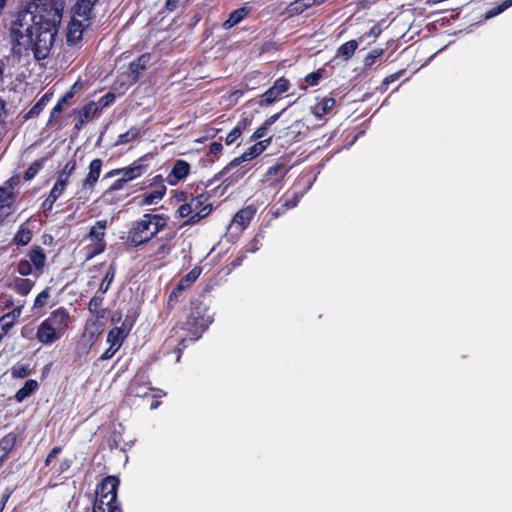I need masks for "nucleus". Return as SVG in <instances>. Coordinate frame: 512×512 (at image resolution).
Segmentation results:
<instances>
[{"label": "nucleus", "instance_id": "f257e3e1", "mask_svg": "<svg viewBox=\"0 0 512 512\" xmlns=\"http://www.w3.org/2000/svg\"><path fill=\"white\" fill-rule=\"evenodd\" d=\"M61 18V10L53 0H34L11 23L13 49L19 54L31 51L37 60L47 58Z\"/></svg>", "mask_w": 512, "mask_h": 512}, {"label": "nucleus", "instance_id": "f03ea898", "mask_svg": "<svg viewBox=\"0 0 512 512\" xmlns=\"http://www.w3.org/2000/svg\"><path fill=\"white\" fill-rule=\"evenodd\" d=\"M167 220L159 214H144L132 224L127 236L128 242L137 247L149 242L155 235L163 230Z\"/></svg>", "mask_w": 512, "mask_h": 512}, {"label": "nucleus", "instance_id": "7ed1b4c3", "mask_svg": "<svg viewBox=\"0 0 512 512\" xmlns=\"http://www.w3.org/2000/svg\"><path fill=\"white\" fill-rule=\"evenodd\" d=\"M120 479L117 476L109 475L102 479L96 486V495L93 505L121 506L117 499Z\"/></svg>", "mask_w": 512, "mask_h": 512}, {"label": "nucleus", "instance_id": "20e7f679", "mask_svg": "<svg viewBox=\"0 0 512 512\" xmlns=\"http://www.w3.org/2000/svg\"><path fill=\"white\" fill-rule=\"evenodd\" d=\"M213 319L208 314V309L204 306H196L191 309L188 319L185 323L186 330L191 334V340H197L200 335L212 323Z\"/></svg>", "mask_w": 512, "mask_h": 512}, {"label": "nucleus", "instance_id": "39448f33", "mask_svg": "<svg viewBox=\"0 0 512 512\" xmlns=\"http://www.w3.org/2000/svg\"><path fill=\"white\" fill-rule=\"evenodd\" d=\"M102 169V160L96 158L90 162L89 172L86 178L83 180L80 189L76 192L78 199L87 200L89 199L93 189L99 179Z\"/></svg>", "mask_w": 512, "mask_h": 512}, {"label": "nucleus", "instance_id": "423d86ee", "mask_svg": "<svg viewBox=\"0 0 512 512\" xmlns=\"http://www.w3.org/2000/svg\"><path fill=\"white\" fill-rule=\"evenodd\" d=\"M272 138L258 141L251 147H249L241 156L234 158L227 166H225L219 173V176L226 175L232 168L239 166L243 162L252 160L253 158L260 155L271 143Z\"/></svg>", "mask_w": 512, "mask_h": 512}, {"label": "nucleus", "instance_id": "0eeeda50", "mask_svg": "<svg viewBox=\"0 0 512 512\" xmlns=\"http://www.w3.org/2000/svg\"><path fill=\"white\" fill-rule=\"evenodd\" d=\"M61 451V446L53 447L46 456L44 462L45 467L50 468L51 477L54 479H58L62 474L69 471L74 462V460L71 458H63L58 464L52 465L53 460L61 453Z\"/></svg>", "mask_w": 512, "mask_h": 512}, {"label": "nucleus", "instance_id": "6e6552de", "mask_svg": "<svg viewBox=\"0 0 512 512\" xmlns=\"http://www.w3.org/2000/svg\"><path fill=\"white\" fill-rule=\"evenodd\" d=\"M193 214L185 222L186 225H193L199 220L208 216L212 211V204L208 202V197L201 194L195 198H192L189 202Z\"/></svg>", "mask_w": 512, "mask_h": 512}, {"label": "nucleus", "instance_id": "1a4fd4ad", "mask_svg": "<svg viewBox=\"0 0 512 512\" xmlns=\"http://www.w3.org/2000/svg\"><path fill=\"white\" fill-rule=\"evenodd\" d=\"M107 227L106 220H98L90 229L89 238L93 241V249L89 253V258L102 253L105 250L106 243L104 241L105 230Z\"/></svg>", "mask_w": 512, "mask_h": 512}, {"label": "nucleus", "instance_id": "9d476101", "mask_svg": "<svg viewBox=\"0 0 512 512\" xmlns=\"http://www.w3.org/2000/svg\"><path fill=\"white\" fill-rule=\"evenodd\" d=\"M290 87V82L281 77L274 82V85L270 87L264 94L261 96L262 99L259 101L260 106H268L273 104L275 101L280 99L283 93L287 92Z\"/></svg>", "mask_w": 512, "mask_h": 512}, {"label": "nucleus", "instance_id": "9b49d317", "mask_svg": "<svg viewBox=\"0 0 512 512\" xmlns=\"http://www.w3.org/2000/svg\"><path fill=\"white\" fill-rule=\"evenodd\" d=\"M88 25L89 21H84L83 18L76 17L75 12H73V18L67 30V42L70 45L76 44L82 38L83 31Z\"/></svg>", "mask_w": 512, "mask_h": 512}, {"label": "nucleus", "instance_id": "f8f14e48", "mask_svg": "<svg viewBox=\"0 0 512 512\" xmlns=\"http://www.w3.org/2000/svg\"><path fill=\"white\" fill-rule=\"evenodd\" d=\"M45 320L60 336H63L68 326L69 314L64 308H58Z\"/></svg>", "mask_w": 512, "mask_h": 512}, {"label": "nucleus", "instance_id": "ddd939ff", "mask_svg": "<svg viewBox=\"0 0 512 512\" xmlns=\"http://www.w3.org/2000/svg\"><path fill=\"white\" fill-rule=\"evenodd\" d=\"M132 323H128L127 319L122 323L121 327L112 328L107 335V342L113 349H119L127 337Z\"/></svg>", "mask_w": 512, "mask_h": 512}, {"label": "nucleus", "instance_id": "4468645a", "mask_svg": "<svg viewBox=\"0 0 512 512\" xmlns=\"http://www.w3.org/2000/svg\"><path fill=\"white\" fill-rule=\"evenodd\" d=\"M61 337L46 320L42 321L36 332L37 340L44 345L52 344Z\"/></svg>", "mask_w": 512, "mask_h": 512}, {"label": "nucleus", "instance_id": "2eb2a0df", "mask_svg": "<svg viewBox=\"0 0 512 512\" xmlns=\"http://www.w3.org/2000/svg\"><path fill=\"white\" fill-rule=\"evenodd\" d=\"M190 172V165L184 160H177L168 175V183L175 185L177 182L185 179Z\"/></svg>", "mask_w": 512, "mask_h": 512}, {"label": "nucleus", "instance_id": "dca6fc26", "mask_svg": "<svg viewBox=\"0 0 512 512\" xmlns=\"http://www.w3.org/2000/svg\"><path fill=\"white\" fill-rule=\"evenodd\" d=\"M150 62L148 54L141 55L137 60L133 61L129 66L131 82H136L140 78L142 72L146 69Z\"/></svg>", "mask_w": 512, "mask_h": 512}, {"label": "nucleus", "instance_id": "f3484780", "mask_svg": "<svg viewBox=\"0 0 512 512\" xmlns=\"http://www.w3.org/2000/svg\"><path fill=\"white\" fill-rule=\"evenodd\" d=\"M255 213L256 209L253 206H247L235 214L233 224L239 226L240 230H243L249 225Z\"/></svg>", "mask_w": 512, "mask_h": 512}, {"label": "nucleus", "instance_id": "a211bd4d", "mask_svg": "<svg viewBox=\"0 0 512 512\" xmlns=\"http://www.w3.org/2000/svg\"><path fill=\"white\" fill-rule=\"evenodd\" d=\"M98 0H78L74 6L73 12L76 17L83 18L84 21H89L92 17V9Z\"/></svg>", "mask_w": 512, "mask_h": 512}, {"label": "nucleus", "instance_id": "6ab92c4d", "mask_svg": "<svg viewBox=\"0 0 512 512\" xmlns=\"http://www.w3.org/2000/svg\"><path fill=\"white\" fill-rule=\"evenodd\" d=\"M334 105H335L334 98L325 97V98L317 100V102L311 107V111L316 117L321 118L322 116L329 113L332 110V108L334 107Z\"/></svg>", "mask_w": 512, "mask_h": 512}, {"label": "nucleus", "instance_id": "aec40b11", "mask_svg": "<svg viewBox=\"0 0 512 512\" xmlns=\"http://www.w3.org/2000/svg\"><path fill=\"white\" fill-rule=\"evenodd\" d=\"M28 256V261H30L35 270L41 271L46 263V255L44 253V250L41 247L36 246L31 249Z\"/></svg>", "mask_w": 512, "mask_h": 512}, {"label": "nucleus", "instance_id": "412c9836", "mask_svg": "<svg viewBox=\"0 0 512 512\" xmlns=\"http://www.w3.org/2000/svg\"><path fill=\"white\" fill-rule=\"evenodd\" d=\"M34 286V281L31 279L15 277L10 287L18 294L25 296L27 295Z\"/></svg>", "mask_w": 512, "mask_h": 512}, {"label": "nucleus", "instance_id": "4be33fe9", "mask_svg": "<svg viewBox=\"0 0 512 512\" xmlns=\"http://www.w3.org/2000/svg\"><path fill=\"white\" fill-rule=\"evenodd\" d=\"M123 181H131L141 176L145 171V166L139 161L134 162L131 166L121 169Z\"/></svg>", "mask_w": 512, "mask_h": 512}, {"label": "nucleus", "instance_id": "5701e85b", "mask_svg": "<svg viewBox=\"0 0 512 512\" xmlns=\"http://www.w3.org/2000/svg\"><path fill=\"white\" fill-rule=\"evenodd\" d=\"M249 13V9L246 7H241L236 10H234L230 15L229 18L223 23V28L230 29L233 26L240 23Z\"/></svg>", "mask_w": 512, "mask_h": 512}, {"label": "nucleus", "instance_id": "b1692460", "mask_svg": "<svg viewBox=\"0 0 512 512\" xmlns=\"http://www.w3.org/2000/svg\"><path fill=\"white\" fill-rule=\"evenodd\" d=\"M38 382L36 380H33V379H29L27 380L23 387L20 388L16 395H15V398L18 402H22L24 399H26L28 396H30L32 393H34L37 389H38Z\"/></svg>", "mask_w": 512, "mask_h": 512}, {"label": "nucleus", "instance_id": "393cba45", "mask_svg": "<svg viewBox=\"0 0 512 512\" xmlns=\"http://www.w3.org/2000/svg\"><path fill=\"white\" fill-rule=\"evenodd\" d=\"M166 186L159 185L154 190L146 193L143 198V204L145 205H153L157 204L165 195Z\"/></svg>", "mask_w": 512, "mask_h": 512}, {"label": "nucleus", "instance_id": "a878e982", "mask_svg": "<svg viewBox=\"0 0 512 512\" xmlns=\"http://www.w3.org/2000/svg\"><path fill=\"white\" fill-rule=\"evenodd\" d=\"M202 269L200 267H194L183 277L176 285L177 291H183L188 288L196 279L200 276Z\"/></svg>", "mask_w": 512, "mask_h": 512}, {"label": "nucleus", "instance_id": "bb28decb", "mask_svg": "<svg viewBox=\"0 0 512 512\" xmlns=\"http://www.w3.org/2000/svg\"><path fill=\"white\" fill-rule=\"evenodd\" d=\"M31 239L32 231L28 228L26 223H23L16 232L13 241L17 245L25 246L31 241Z\"/></svg>", "mask_w": 512, "mask_h": 512}, {"label": "nucleus", "instance_id": "cd10ccee", "mask_svg": "<svg viewBox=\"0 0 512 512\" xmlns=\"http://www.w3.org/2000/svg\"><path fill=\"white\" fill-rule=\"evenodd\" d=\"M358 41L350 40L344 44H342L337 50V57H342L344 60H348L351 58L358 48Z\"/></svg>", "mask_w": 512, "mask_h": 512}, {"label": "nucleus", "instance_id": "c85d7f7f", "mask_svg": "<svg viewBox=\"0 0 512 512\" xmlns=\"http://www.w3.org/2000/svg\"><path fill=\"white\" fill-rule=\"evenodd\" d=\"M124 427L120 422H113L111 438L116 448L126 444V440L123 437Z\"/></svg>", "mask_w": 512, "mask_h": 512}, {"label": "nucleus", "instance_id": "c756f323", "mask_svg": "<svg viewBox=\"0 0 512 512\" xmlns=\"http://www.w3.org/2000/svg\"><path fill=\"white\" fill-rule=\"evenodd\" d=\"M249 124L248 119H244L237 124V126L227 135L226 137V145L233 144L242 134V129L245 128Z\"/></svg>", "mask_w": 512, "mask_h": 512}, {"label": "nucleus", "instance_id": "7c9ffc66", "mask_svg": "<svg viewBox=\"0 0 512 512\" xmlns=\"http://www.w3.org/2000/svg\"><path fill=\"white\" fill-rule=\"evenodd\" d=\"M115 272H116V268L113 264H111L109 266L108 270L106 271L105 276L100 284L99 291L101 293L104 294L109 290L110 285L114 280Z\"/></svg>", "mask_w": 512, "mask_h": 512}, {"label": "nucleus", "instance_id": "2f4dec72", "mask_svg": "<svg viewBox=\"0 0 512 512\" xmlns=\"http://www.w3.org/2000/svg\"><path fill=\"white\" fill-rule=\"evenodd\" d=\"M31 369L29 364L16 363L11 368L13 378H25L30 375Z\"/></svg>", "mask_w": 512, "mask_h": 512}, {"label": "nucleus", "instance_id": "473e14b6", "mask_svg": "<svg viewBox=\"0 0 512 512\" xmlns=\"http://www.w3.org/2000/svg\"><path fill=\"white\" fill-rule=\"evenodd\" d=\"M100 111V105L97 102L92 101L84 106L82 110V116L85 119L95 118L99 116Z\"/></svg>", "mask_w": 512, "mask_h": 512}, {"label": "nucleus", "instance_id": "72a5a7b5", "mask_svg": "<svg viewBox=\"0 0 512 512\" xmlns=\"http://www.w3.org/2000/svg\"><path fill=\"white\" fill-rule=\"evenodd\" d=\"M300 198L301 194H294L291 199L285 200L284 204L281 207L277 208L276 211L274 212L275 216H279L283 214L286 210L296 207Z\"/></svg>", "mask_w": 512, "mask_h": 512}, {"label": "nucleus", "instance_id": "f704fd0d", "mask_svg": "<svg viewBox=\"0 0 512 512\" xmlns=\"http://www.w3.org/2000/svg\"><path fill=\"white\" fill-rule=\"evenodd\" d=\"M511 6H512V0H505L500 5L490 9L489 11H487L486 15H485V19L493 18V17L501 14L502 12H504L506 9H508Z\"/></svg>", "mask_w": 512, "mask_h": 512}, {"label": "nucleus", "instance_id": "c9c22d12", "mask_svg": "<svg viewBox=\"0 0 512 512\" xmlns=\"http://www.w3.org/2000/svg\"><path fill=\"white\" fill-rule=\"evenodd\" d=\"M138 135H139V129L131 128L127 132L119 135V137L117 139V144H126V143L134 140L135 138H137Z\"/></svg>", "mask_w": 512, "mask_h": 512}, {"label": "nucleus", "instance_id": "e433bc0d", "mask_svg": "<svg viewBox=\"0 0 512 512\" xmlns=\"http://www.w3.org/2000/svg\"><path fill=\"white\" fill-rule=\"evenodd\" d=\"M316 0H296L291 4L293 11L302 13L304 10L312 7Z\"/></svg>", "mask_w": 512, "mask_h": 512}, {"label": "nucleus", "instance_id": "4c0bfd02", "mask_svg": "<svg viewBox=\"0 0 512 512\" xmlns=\"http://www.w3.org/2000/svg\"><path fill=\"white\" fill-rule=\"evenodd\" d=\"M14 192L9 187H0V205L13 204Z\"/></svg>", "mask_w": 512, "mask_h": 512}, {"label": "nucleus", "instance_id": "58836bf2", "mask_svg": "<svg viewBox=\"0 0 512 512\" xmlns=\"http://www.w3.org/2000/svg\"><path fill=\"white\" fill-rule=\"evenodd\" d=\"M14 324L15 321L10 318V315H4L0 319V334L4 337L14 326Z\"/></svg>", "mask_w": 512, "mask_h": 512}, {"label": "nucleus", "instance_id": "ea45409f", "mask_svg": "<svg viewBox=\"0 0 512 512\" xmlns=\"http://www.w3.org/2000/svg\"><path fill=\"white\" fill-rule=\"evenodd\" d=\"M50 100V96L48 94H45L41 97V99L32 107V109L29 111L28 115H38L43 108L47 105L48 101Z\"/></svg>", "mask_w": 512, "mask_h": 512}, {"label": "nucleus", "instance_id": "a19ab883", "mask_svg": "<svg viewBox=\"0 0 512 512\" xmlns=\"http://www.w3.org/2000/svg\"><path fill=\"white\" fill-rule=\"evenodd\" d=\"M49 297H50V294H49L48 289H45L42 292H40L34 300L33 308L39 309V308H42L43 306H45Z\"/></svg>", "mask_w": 512, "mask_h": 512}, {"label": "nucleus", "instance_id": "79ce46f5", "mask_svg": "<svg viewBox=\"0 0 512 512\" xmlns=\"http://www.w3.org/2000/svg\"><path fill=\"white\" fill-rule=\"evenodd\" d=\"M42 168V164L38 161L32 163L28 168L27 170L25 171L24 173V179L26 181H29L31 179H33L37 173L39 172V170Z\"/></svg>", "mask_w": 512, "mask_h": 512}, {"label": "nucleus", "instance_id": "37998d69", "mask_svg": "<svg viewBox=\"0 0 512 512\" xmlns=\"http://www.w3.org/2000/svg\"><path fill=\"white\" fill-rule=\"evenodd\" d=\"M32 264L30 263V261L26 260V259H22L19 261L18 265H17V271L18 273L21 275V276H28L30 274H32Z\"/></svg>", "mask_w": 512, "mask_h": 512}, {"label": "nucleus", "instance_id": "c03bdc74", "mask_svg": "<svg viewBox=\"0 0 512 512\" xmlns=\"http://www.w3.org/2000/svg\"><path fill=\"white\" fill-rule=\"evenodd\" d=\"M103 303V297L95 295L88 304V309L91 313L98 314L99 309Z\"/></svg>", "mask_w": 512, "mask_h": 512}, {"label": "nucleus", "instance_id": "a18cd8bd", "mask_svg": "<svg viewBox=\"0 0 512 512\" xmlns=\"http://www.w3.org/2000/svg\"><path fill=\"white\" fill-rule=\"evenodd\" d=\"M383 54L382 49H374L372 50L364 59V65L366 67L372 66L376 59L379 58Z\"/></svg>", "mask_w": 512, "mask_h": 512}, {"label": "nucleus", "instance_id": "49530a36", "mask_svg": "<svg viewBox=\"0 0 512 512\" xmlns=\"http://www.w3.org/2000/svg\"><path fill=\"white\" fill-rule=\"evenodd\" d=\"M92 512H122L121 506L92 505Z\"/></svg>", "mask_w": 512, "mask_h": 512}, {"label": "nucleus", "instance_id": "de8ad7c7", "mask_svg": "<svg viewBox=\"0 0 512 512\" xmlns=\"http://www.w3.org/2000/svg\"><path fill=\"white\" fill-rule=\"evenodd\" d=\"M269 128H270V127H269V126H266V123L264 122V123H263V124H262V125H261V126H260V127H259L255 132H254V133H253V135L251 136V140H252V141H256V140H259V139L263 138V137L266 135V133H267V131H268V129H269Z\"/></svg>", "mask_w": 512, "mask_h": 512}, {"label": "nucleus", "instance_id": "09e8293b", "mask_svg": "<svg viewBox=\"0 0 512 512\" xmlns=\"http://www.w3.org/2000/svg\"><path fill=\"white\" fill-rule=\"evenodd\" d=\"M75 169H76V160L71 159L65 164V166L60 171V173L64 174L65 176L70 177L73 174V172L75 171Z\"/></svg>", "mask_w": 512, "mask_h": 512}, {"label": "nucleus", "instance_id": "8fccbe9b", "mask_svg": "<svg viewBox=\"0 0 512 512\" xmlns=\"http://www.w3.org/2000/svg\"><path fill=\"white\" fill-rule=\"evenodd\" d=\"M14 489L7 487L0 498V512H3L6 503L13 494Z\"/></svg>", "mask_w": 512, "mask_h": 512}, {"label": "nucleus", "instance_id": "3c124183", "mask_svg": "<svg viewBox=\"0 0 512 512\" xmlns=\"http://www.w3.org/2000/svg\"><path fill=\"white\" fill-rule=\"evenodd\" d=\"M320 79H321V73L320 72H313V73L308 74L305 77V81L310 86L317 85L319 83Z\"/></svg>", "mask_w": 512, "mask_h": 512}, {"label": "nucleus", "instance_id": "603ef678", "mask_svg": "<svg viewBox=\"0 0 512 512\" xmlns=\"http://www.w3.org/2000/svg\"><path fill=\"white\" fill-rule=\"evenodd\" d=\"M179 217L184 218L187 216H191L193 214V211L191 209V205L189 203L182 204L178 210H177Z\"/></svg>", "mask_w": 512, "mask_h": 512}, {"label": "nucleus", "instance_id": "864d4df0", "mask_svg": "<svg viewBox=\"0 0 512 512\" xmlns=\"http://www.w3.org/2000/svg\"><path fill=\"white\" fill-rule=\"evenodd\" d=\"M182 293V291H177V287L172 290V292L169 295L167 306L168 308L172 309L175 305V303L178 301V296Z\"/></svg>", "mask_w": 512, "mask_h": 512}, {"label": "nucleus", "instance_id": "5fc2aeb1", "mask_svg": "<svg viewBox=\"0 0 512 512\" xmlns=\"http://www.w3.org/2000/svg\"><path fill=\"white\" fill-rule=\"evenodd\" d=\"M115 99V96L111 93H107L103 97L100 98V100L97 102L100 105V108H104L108 106L110 103H112Z\"/></svg>", "mask_w": 512, "mask_h": 512}, {"label": "nucleus", "instance_id": "6e6d98bb", "mask_svg": "<svg viewBox=\"0 0 512 512\" xmlns=\"http://www.w3.org/2000/svg\"><path fill=\"white\" fill-rule=\"evenodd\" d=\"M12 204L0 205V221H4L11 214Z\"/></svg>", "mask_w": 512, "mask_h": 512}, {"label": "nucleus", "instance_id": "4d7b16f0", "mask_svg": "<svg viewBox=\"0 0 512 512\" xmlns=\"http://www.w3.org/2000/svg\"><path fill=\"white\" fill-rule=\"evenodd\" d=\"M261 246V243H260V240L258 238V236H256L251 242L250 244L248 245L247 247V251L251 252V253H254L256 251L259 250Z\"/></svg>", "mask_w": 512, "mask_h": 512}, {"label": "nucleus", "instance_id": "13d9d810", "mask_svg": "<svg viewBox=\"0 0 512 512\" xmlns=\"http://www.w3.org/2000/svg\"><path fill=\"white\" fill-rule=\"evenodd\" d=\"M170 251V246L168 245V243H161L157 250L155 251L154 255L156 256H164L165 254L169 253Z\"/></svg>", "mask_w": 512, "mask_h": 512}, {"label": "nucleus", "instance_id": "bf43d9fd", "mask_svg": "<svg viewBox=\"0 0 512 512\" xmlns=\"http://www.w3.org/2000/svg\"><path fill=\"white\" fill-rule=\"evenodd\" d=\"M222 149H223V145L220 142H213V143H211V145L209 147V153L213 154V155H217V154L221 153Z\"/></svg>", "mask_w": 512, "mask_h": 512}, {"label": "nucleus", "instance_id": "052dcab7", "mask_svg": "<svg viewBox=\"0 0 512 512\" xmlns=\"http://www.w3.org/2000/svg\"><path fill=\"white\" fill-rule=\"evenodd\" d=\"M63 111L62 102H58L51 111L50 121L54 118H57L61 112Z\"/></svg>", "mask_w": 512, "mask_h": 512}, {"label": "nucleus", "instance_id": "680f3d73", "mask_svg": "<svg viewBox=\"0 0 512 512\" xmlns=\"http://www.w3.org/2000/svg\"><path fill=\"white\" fill-rule=\"evenodd\" d=\"M34 335L33 328L29 326H24L21 330V336L25 339H32Z\"/></svg>", "mask_w": 512, "mask_h": 512}, {"label": "nucleus", "instance_id": "e2e57ef3", "mask_svg": "<svg viewBox=\"0 0 512 512\" xmlns=\"http://www.w3.org/2000/svg\"><path fill=\"white\" fill-rule=\"evenodd\" d=\"M69 178V176H65L64 174L59 172L57 181L55 183L65 188L69 182Z\"/></svg>", "mask_w": 512, "mask_h": 512}, {"label": "nucleus", "instance_id": "0e129e2a", "mask_svg": "<svg viewBox=\"0 0 512 512\" xmlns=\"http://www.w3.org/2000/svg\"><path fill=\"white\" fill-rule=\"evenodd\" d=\"M19 183V177L13 176L10 179H8L3 187H9L11 191L13 192L14 187Z\"/></svg>", "mask_w": 512, "mask_h": 512}, {"label": "nucleus", "instance_id": "69168bd1", "mask_svg": "<svg viewBox=\"0 0 512 512\" xmlns=\"http://www.w3.org/2000/svg\"><path fill=\"white\" fill-rule=\"evenodd\" d=\"M119 349H113L112 346H110L103 354L102 356L100 357L101 360H108L110 358H112L114 356V354L118 351Z\"/></svg>", "mask_w": 512, "mask_h": 512}, {"label": "nucleus", "instance_id": "338daca9", "mask_svg": "<svg viewBox=\"0 0 512 512\" xmlns=\"http://www.w3.org/2000/svg\"><path fill=\"white\" fill-rule=\"evenodd\" d=\"M285 111V109H283L281 112L279 113H276L272 116H270L269 118H267L264 122L266 123V126H269L271 127V125H273L278 119L279 117L281 116V114Z\"/></svg>", "mask_w": 512, "mask_h": 512}, {"label": "nucleus", "instance_id": "774afa93", "mask_svg": "<svg viewBox=\"0 0 512 512\" xmlns=\"http://www.w3.org/2000/svg\"><path fill=\"white\" fill-rule=\"evenodd\" d=\"M58 198H59V196H58V195H56V194H54V193H52V192L50 191V193H49L48 197H47V198H46V200H45V204H46V203H49V208H52L53 204L56 202V200H57Z\"/></svg>", "mask_w": 512, "mask_h": 512}]
</instances>
